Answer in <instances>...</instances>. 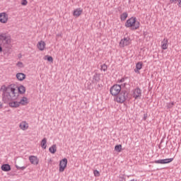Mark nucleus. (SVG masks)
Instances as JSON below:
<instances>
[{"label":"nucleus","instance_id":"31","mask_svg":"<svg viewBox=\"0 0 181 181\" xmlns=\"http://www.w3.org/2000/svg\"><path fill=\"white\" fill-rule=\"evenodd\" d=\"M47 62H49V63H53V57H50L49 55L46 56Z\"/></svg>","mask_w":181,"mask_h":181},{"label":"nucleus","instance_id":"2","mask_svg":"<svg viewBox=\"0 0 181 181\" xmlns=\"http://www.w3.org/2000/svg\"><path fill=\"white\" fill-rule=\"evenodd\" d=\"M124 25L126 28H132V30H137L141 26V23L136 21V17H131L126 21Z\"/></svg>","mask_w":181,"mask_h":181},{"label":"nucleus","instance_id":"3","mask_svg":"<svg viewBox=\"0 0 181 181\" xmlns=\"http://www.w3.org/2000/svg\"><path fill=\"white\" fill-rule=\"evenodd\" d=\"M11 42V35L6 33H2L0 34V43L4 46V47H6V49H8L9 47V45Z\"/></svg>","mask_w":181,"mask_h":181},{"label":"nucleus","instance_id":"5","mask_svg":"<svg viewBox=\"0 0 181 181\" xmlns=\"http://www.w3.org/2000/svg\"><path fill=\"white\" fill-rule=\"evenodd\" d=\"M121 88H122L120 85H113L110 89V94L115 97H117V95L121 93Z\"/></svg>","mask_w":181,"mask_h":181},{"label":"nucleus","instance_id":"42","mask_svg":"<svg viewBox=\"0 0 181 181\" xmlns=\"http://www.w3.org/2000/svg\"><path fill=\"white\" fill-rule=\"evenodd\" d=\"M43 59L44 60H46V56H44Z\"/></svg>","mask_w":181,"mask_h":181},{"label":"nucleus","instance_id":"27","mask_svg":"<svg viewBox=\"0 0 181 181\" xmlns=\"http://www.w3.org/2000/svg\"><path fill=\"white\" fill-rule=\"evenodd\" d=\"M41 146L43 149H46V138H44L41 141Z\"/></svg>","mask_w":181,"mask_h":181},{"label":"nucleus","instance_id":"44","mask_svg":"<svg viewBox=\"0 0 181 181\" xmlns=\"http://www.w3.org/2000/svg\"><path fill=\"white\" fill-rule=\"evenodd\" d=\"M125 86H127V83H124V87H125Z\"/></svg>","mask_w":181,"mask_h":181},{"label":"nucleus","instance_id":"10","mask_svg":"<svg viewBox=\"0 0 181 181\" xmlns=\"http://www.w3.org/2000/svg\"><path fill=\"white\" fill-rule=\"evenodd\" d=\"M67 167V158H63L59 163V172H63Z\"/></svg>","mask_w":181,"mask_h":181},{"label":"nucleus","instance_id":"14","mask_svg":"<svg viewBox=\"0 0 181 181\" xmlns=\"http://www.w3.org/2000/svg\"><path fill=\"white\" fill-rule=\"evenodd\" d=\"M142 66H144V64L142 62H139L136 64V69H134L135 73H137L139 74V70L142 69Z\"/></svg>","mask_w":181,"mask_h":181},{"label":"nucleus","instance_id":"25","mask_svg":"<svg viewBox=\"0 0 181 181\" xmlns=\"http://www.w3.org/2000/svg\"><path fill=\"white\" fill-rule=\"evenodd\" d=\"M100 70L102 71H107V70H108V66H107V64H103L100 66Z\"/></svg>","mask_w":181,"mask_h":181},{"label":"nucleus","instance_id":"12","mask_svg":"<svg viewBox=\"0 0 181 181\" xmlns=\"http://www.w3.org/2000/svg\"><path fill=\"white\" fill-rule=\"evenodd\" d=\"M29 160L32 165H37L39 163V160H37V157L35 156H30L29 157Z\"/></svg>","mask_w":181,"mask_h":181},{"label":"nucleus","instance_id":"8","mask_svg":"<svg viewBox=\"0 0 181 181\" xmlns=\"http://www.w3.org/2000/svg\"><path fill=\"white\" fill-rule=\"evenodd\" d=\"M12 86L13 87L14 86L16 93H18V94H25V93H26V88H25L23 85H21L18 87L16 85H12Z\"/></svg>","mask_w":181,"mask_h":181},{"label":"nucleus","instance_id":"15","mask_svg":"<svg viewBox=\"0 0 181 181\" xmlns=\"http://www.w3.org/2000/svg\"><path fill=\"white\" fill-rule=\"evenodd\" d=\"M81 13H83V8H78L74 11L73 15L74 16H76V18H78V16H80Z\"/></svg>","mask_w":181,"mask_h":181},{"label":"nucleus","instance_id":"20","mask_svg":"<svg viewBox=\"0 0 181 181\" xmlns=\"http://www.w3.org/2000/svg\"><path fill=\"white\" fill-rule=\"evenodd\" d=\"M28 98L26 97H23L22 99L20 100L19 104L21 105H26L28 104Z\"/></svg>","mask_w":181,"mask_h":181},{"label":"nucleus","instance_id":"23","mask_svg":"<svg viewBox=\"0 0 181 181\" xmlns=\"http://www.w3.org/2000/svg\"><path fill=\"white\" fill-rule=\"evenodd\" d=\"M115 151L116 152H121L122 151V145L118 144L115 146Z\"/></svg>","mask_w":181,"mask_h":181},{"label":"nucleus","instance_id":"38","mask_svg":"<svg viewBox=\"0 0 181 181\" xmlns=\"http://www.w3.org/2000/svg\"><path fill=\"white\" fill-rule=\"evenodd\" d=\"M177 2H178V3H177V5H178L179 8H181V1H180V0H178Z\"/></svg>","mask_w":181,"mask_h":181},{"label":"nucleus","instance_id":"1","mask_svg":"<svg viewBox=\"0 0 181 181\" xmlns=\"http://www.w3.org/2000/svg\"><path fill=\"white\" fill-rule=\"evenodd\" d=\"M1 90L3 91V101L5 103H8L9 107H11V108H18V107L21 105L19 102L15 101V100H18V97H19V93L16 92L15 86L12 85L8 87L3 86Z\"/></svg>","mask_w":181,"mask_h":181},{"label":"nucleus","instance_id":"17","mask_svg":"<svg viewBox=\"0 0 181 181\" xmlns=\"http://www.w3.org/2000/svg\"><path fill=\"white\" fill-rule=\"evenodd\" d=\"M21 129H22L23 131H26V129H28V128H29V124H28V123H26V122H22L21 123H20L19 125Z\"/></svg>","mask_w":181,"mask_h":181},{"label":"nucleus","instance_id":"32","mask_svg":"<svg viewBox=\"0 0 181 181\" xmlns=\"http://www.w3.org/2000/svg\"><path fill=\"white\" fill-rule=\"evenodd\" d=\"M127 78H128L127 77H123L121 79L118 80V83H124L125 81V80H127Z\"/></svg>","mask_w":181,"mask_h":181},{"label":"nucleus","instance_id":"6","mask_svg":"<svg viewBox=\"0 0 181 181\" xmlns=\"http://www.w3.org/2000/svg\"><path fill=\"white\" fill-rule=\"evenodd\" d=\"M133 98L135 100H138V98H141L142 97V90L139 87L134 88L133 90V94H132Z\"/></svg>","mask_w":181,"mask_h":181},{"label":"nucleus","instance_id":"43","mask_svg":"<svg viewBox=\"0 0 181 181\" xmlns=\"http://www.w3.org/2000/svg\"><path fill=\"white\" fill-rule=\"evenodd\" d=\"M163 139H161V141H160V144H162L163 142Z\"/></svg>","mask_w":181,"mask_h":181},{"label":"nucleus","instance_id":"13","mask_svg":"<svg viewBox=\"0 0 181 181\" xmlns=\"http://www.w3.org/2000/svg\"><path fill=\"white\" fill-rule=\"evenodd\" d=\"M16 76L19 81H23L26 78V74L23 73H18Z\"/></svg>","mask_w":181,"mask_h":181},{"label":"nucleus","instance_id":"28","mask_svg":"<svg viewBox=\"0 0 181 181\" xmlns=\"http://www.w3.org/2000/svg\"><path fill=\"white\" fill-rule=\"evenodd\" d=\"M170 162H173V158H165L164 159V163L166 165V163H170Z\"/></svg>","mask_w":181,"mask_h":181},{"label":"nucleus","instance_id":"37","mask_svg":"<svg viewBox=\"0 0 181 181\" xmlns=\"http://www.w3.org/2000/svg\"><path fill=\"white\" fill-rule=\"evenodd\" d=\"M146 118H148V114H144L143 117V121H146Z\"/></svg>","mask_w":181,"mask_h":181},{"label":"nucleus","instance_id":"7","mask_svg":"<svg viewBox=\"0 0 181 181\" xmlns=\"http://www.w3.org/2000/svg\"><path fill=\"white\" fill-rule=\"evenodd\" d=\"M131 45V38L129 37H124L119 42L120 47H125V46H129Z\"/></svg>","mask_w":181,"mask_h":181},{"label":"nucleus","instance_id":"4","mask_svg":"<svg viewBox=\"0 0 181 181\" xmlns=\"http://www.w3.org/2000/svg\"><path fill=\"white\" fill-rule=\"evenodd\" d=\"M128 95H129V93H128L127 90H121L120 93L116 97L117 103L123 104V103H125V101L128 100Z\"/></svg>","mask_w":181,"mask_h":181},{"label":"nucleus","instance_id":"18","mask_svg":"<svg viewBox=\"0 0 181 181\" xmlns=\"http://www.w3.org/2000/svg\"><path fill=\"white\" fill-rule=\"evenodd\" d=\"M11 165L9 164H3L1 165V170L4 172H9L11 171Z\"/></svg>","mask_w":181,"mask_h":181},{"label":"nucleus","instance_id":"34","mask_svg":"<svg viewBox=\"0 0 181 181\" xmlns=\"http://www.w3.org/2000/svg\"><path fill=\"white\" fill-rule=\"evenodd\" d=\"M18 67H20V69H22L23 67V63L18 62L16 64Z\"/></svg>","mask_w":181,"mask_h":181},{"label":"nucleus","instance_id":"29","mask_svg":"<svg viewBox=\"0 0 181 181\" xmlns=\"http://www.w3.org/2000/svg\"><path fill=\"white\" fill-rule=\"evenodd\" d=\"M93 174H94V176H95V177H99L100 171L98 170H93Z\"/></svg>","mask_w":181,"mask_h":181},{"label":"nucleus","instance_id":"41","mask_svg":"<svg viewBox=\"0 0 181 181\" xmlns=\"http://www.w3.org/2000/svg\"><path fill=\"white\" fill-rule=\"evenodd\" d=\"M2 107H3L2 103L0 102V110L2 109Z\"/></svg>","mask_w":181,"mask_h":181},{"label":"nucleus","instance_id":"30","mask_svg":"<svg viewBox=\"0 0 181 181\" xmlns=\"http://www.w3.org/2000/svg\"><path fill=\"white\" fill-rule=\"evenodd\" d=\"M16 169H18L20 170H25V169H26V167L21 166V165L19 166L18 165H16Z\"/></svg>","mask_w":181,"mask_h":181},{"label":"nucleus","instance_id":"45","mask_svg":"<svg viewBox=\"0 0 181 181\" xmlns=\"http://www.w3.org/2000/svg\"><path fill=\"white\" fill-rule=\"evenodd\" d=\"M159 148H160V146H159Z\"/></svg>","mask_w":181,"mask_h":181},{"label":"nucleus","instance_id":"33","mask_svg":"<svg viewBox=\"0 0 181 181\" xmlns=\"http://www.w3.org/2000/svg\"><path fill=\"white\" fill-rule=\"evenodd\" d=\"M21 5H23V6H26V5H28V1L27 0H22Z\"/></svg>","mask_w":181,"mask_h":181},{"label":"nucleus","instance_id":"21","mask_svg":"<svg viewBox=\"0 0 181 181\" xmlns=\"http://www.w3.org/2000/svg\"><path fill=\"white\" fill-rule=\"evenodd\" d=\"M175 104H176L175 102H170V103H166V108L167 110H170L172 108H173V106L175 105Z\"/></svg>","mask_w":181,"mask_h":181},{"label":"nucleus","instance_id":"36","mask_svg":"<svg viewBox=\"0 0 181 181\" xmlns=\"http://www.w3.org/2000/svg\"><path fill=\"white\" fill-rule=\"evenodd\" d=\"M179 0H170V4H177Z\"/></svg>","mask_w":181,"mask_h":181},{"label":"nucleus","instance_id":"26","mask_svg":"<svg viewBox=\"0 0 181 181\" xmlns=\"http://www.w3.org/2000/svg\"><path fill=\"white\" fill-rule=\"evenodd\" d=\"M153 163H160V165H165V159L156 160L153 162Z\"/></svg>","mask_w":181,"mask_h":181},{"label":"nucleus","instance_id":"11","mask_svg":"<svg viewBox=\"0 0 181 181\" xmlns=\"http://www.w3.org/2000/svg\"><path fill=\"white\" fill-rule=\"evenodd\" d=\"M100 76L101 75L100 74L95 73L93 76V83H94L95 84H97V83H100V80H101Z\"/></svg>","mask_w":181,"mask_h":181},{"label":"nucleus","instance_id":"39","mask_svg":"<svg viewBox=\"0 0 181 181\" xmlns=\"http://www.w3.org/2000/svg\"><path fill=\"white\" fill-rule=\"evenodd\" d=\"M98 87L99 88H103V84H98Z\"/></svg>","mask_w":181,"mask_h":181},{"label":"nucleus","instance_id":"9","mask_svg":"<svg viewBox=\"0 0 181 181\" xmlns=\"http://www.w3.org/2000/svg\"><path fill=\"white\" fill-rule=\"evenodd\" d=\"M9 20L8 14L5 12L0 13V22L1 23H7Z\"/></svg>","mask_w":181,"mask_h":181},{"label":"nucleus","instance_id":"19","mask_svg":"<svg viewBox=\"0 0 181 181\" xmlns=\"http://www.w3.org/2000/svg\"><path fill=\"white\" fill-rule=\"evenodd\" d=\"M45 43L44 41H40L38 42L37 44V48L39 49V50H45Z\"/></svg>","mask_w":181,"mask_h":181},{"label":"nucleus","instance_id":"22","mask_svg":"<svg viewBox=\"0 0 181 181\" xmlns=\"http://www.w3.org/2000/svg\"><path fill=\"white\" fill-rule=\"evenodd\" d=\"M127 18H128V13L124 12L120 15L121 21H126Z\"/></svg>","mask_w":181,"mask_h":181},{"label":"nucleus","instance_id":"40","mask_svg":"<svg viewBox=\"0 0 181 181\" xmlns=\"http://www.w3.org/2000/svg\"><path fill=\"white\" fill-rule=\"evenodd\" d=\"M1 45H2V44L0 43V53H2V46Z\"/></svg>","mask_w":181,"mask_h":181},{"label":"nucleus","instance_id":"35","mask_svg":"<svg viewBox=\"0 0 181 181\" xmlns=\"http://www.w3.org/2000/svg\"><path fill=\"white\" fill-rule=\"evenodd\" d=\"M119 181H126V180H125V177H124V175L119 176Z\"/></svg>","mask_w":181,"mask_h":181},{"label":"nucleus","instance_id":"24","mask_svg":"<svg viewBox=\"0 0 181 181\" xmlns=\"http://www.w3.org/2000/svg\"><path fill=\"white\" fill-rule=\"evenodd\" d=\"M49 151L50 153H56V145H52L49 147Z\"/></svg>","mask_w":181,"mask_h":181},{"label":"nucleus","instance_id":"16","mask_svg":"<svg viewBox=\"0 0 181 181\" xmlns=\"http://www.w3.org/2000/svg\"><path fill=\"white\" fill-rule=\"evenodd\" d=\"M168 38H164L163 40L161 42V49H163V50H166V49H168Z\"/></svg>","mask_w":181,"mask_h":181}]
</instances>
